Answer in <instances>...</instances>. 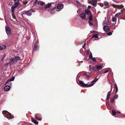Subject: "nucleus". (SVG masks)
<instances>
[{
  "label": "nucleus",
  "instance_id": "61",
  "mask_svg": "<svg viewBox=\"0 0 125 125\" xmlns=\"http://www.w3.org/2000/svg\"><path fill=\"white\" fill-rule=\"evenodd\" d=\"M83 62V61H82V62Z\"/></svg>",
  "mask_w": 125,
  "mask_h": 125
},
{
  "label": "nucleus",
  "instance_id": "47",
  "mask_svg": "<svg viewBox=\"0 0 125 125\" xmlns=\"http://www.w3.org/2000/svg\"><path fill=\"white\" fill-rule=\"evenodd\" d=\"M86 76V79L87 80L90 77V76Z\"/></svg>",
  "mask_w": 125,
  "mask_h": 125
},
{
  "label": "nucleus",
  "instance_id": "54",
  "mask_svg": "<svg viewBox=\"0 0 125 125\" xmlns=\"http://www.w3.org/2000/svg\"><path fill=\"white\" fill-rule=\"evenodd\" d=\"M120 114V112L119 111H118L116 112V114Z\"/></svg>",
  "mask_w": 125,
  "mask_h": 125
},
{
  "label": "nucleus",
  "instance_id": "40",
  "mask_svg": "<svg viewBox=\"0 0 125 125\" xmlns=\"http://www.w3.org/2000/svg\"><path fill=\"white\" fill-rule=\"evenodd\" d=\"M10 81H9V80H7V81H6V82H5V85H6L8 83H9V82H10Z\"/></svg>",
  "mask_w": 125,
  "mask_h": 125
},
{
  "label": "nucleus",
  "instance_id": "43",
  "mask_svg": "<svg viewBox=\"0 0 125 125\" xmlns=\"http://www.w3.org/2000/svg\"><path fill=\"white\" fill-rule=\"evenodd\" d=\"M5 57V55H4L3 56H2V58L1 61H2L3 60H4V58Z\"/></svg>",
  "mask_w": 125,
  "mask_h": 125
},
{
  "label": "nucleus",
  "instance_id": "16",
  "mask_svg": "<svg viewBox=\"0 0 125 125\" xmlns=\"http://www.w3.org/2000/svg\"><path fill=\"white\" fill-rule=\"evenodd\" d=\"M80 16L82 18V19H84L85 18V14L84 13L81 14Z\"/></svg>",
  "mask_w": 125,
  "mask_h": 125
},
{
  "label": "nucleus",
  "instance_id": "39",
  "mask_svg": "<svg viewBox=\"0 0 125 125\" xmlns=\"http://www.w3.org/2000/svg\"><path fill=\"white\" fill-rule=\"evenodd\" d=\"M80 52L81 53H82V54H83V49H82V48L80 50Z\"/></svg>",
  "mask_w": 125,
  "mask_h": 125
},
{
  "label": "nucleus",
  "instance_id": "55",
  "mask_svg": "<svg viewBox=\"0 0 125 125\" xmlns=\"http://www.w3.org/2000/svg\"><path fill=\"white\" fill-rule=\"evenodd\" d=\"M76 2H77V4H79L80 3L79 1H78L77 0L76 1Z\"/></svg>",
  "mask_w": 125,
  "mask_h": 125
},
{
  "label": "nucleus",
  "instance_id": "24",
  "mask_svg": "<svg viewBox=\"0 0 125 125\" xmlns=\"http://www.w3.org/2000/svg\"><path fill=\"white\" fill-rule=\"evenodd\" d=\"M10 61L13 62H17L18 61H16V60L14 59L13 58H12L10 59Z\"/></svg>",
  "mask_w": 125,
  "mask_h": 125
},
{
  "label": "nucleus",
  "instance_id": "34",
  "mask_svg": "<svg viewBox=\"0 0 125 125\" xmlns=\"http://www.w3.org/2000/svg\"><path fill=\"white\" fill-rule=\"evenodd\" d=\"M110 27L111 29H115V25H112Z\"/></svg>",
  "mask_w": 125,
  "mask_h": 125
},
{
  "label": "nucleus",
  "instance_id": "57",
  "mask_svg": "<svg viewBox=\"0 0 125 125\" xmlns=\"http://www.w3.org/2000/svg\"><path fill=\"white\" fill-rule=\"evenodd\" d=\"M83 75H85L86 76H88V75H87L85 73H84V74H83Z\"/></svg>",
  "mask_w": 125,
  "mask_h": 125
},
{
  "label": "nucleus",
  "instance_id": "17",
  "mask_svg": "<svg viewBox=\"0 0 125 125\" xmlns=\"http://www.w3.org/2000/svg\"><path fill=\"white\" fill-rule=\"evenodd\" d=\"M95 68H96V70H100L102 69V66L100 65H96L95 67Z\"/></svg>",
  "mask_w": 125,
  "mask_h": 125
},
{
  "label": "nucleus",
  "instance_id": "36",
  "mask_svg": "<svg viewBox=\"0 0 125 125\" xmlns=\"http://www.w3.org/2000/svg\"><path fill=\"white\" fill-rule=\"evenodd\" d=\"M38 4H40V5L41 6H43V4H44V3L43 2H41L40 3H38Z\"/></svg>",
  "mask_w": 125,
  "mask_h": 125
},
{
  "label": "nucleus",
  "instance_id": "46",
  "mask_svg": "<svg viewBox=\"0 0 125 125\" xmlns=\"http://www.w3.org/2000/svg\"><path fill=\"white\" fill-rule=\"evenodd\" d=\"M86 54H89V50H87L86 51Z\"/></svg>",
  "mask_w": 125,
  "mask_h": 125
},
{
  "label": "nucleus",
  "instance_id": "33",
  "mask_svg": "<svg viewBox=\"0 0 125 125\" xmlns=\"http://www.w3.org/2000/svg\"><path fill=\"white\" fill-rule=\"evenodd\" d=\"M92 21L89 20L88 21V23H89V25L90 26H91L92 25Z\"/></svg>",
  "mask_w": 125,
  "mask_h": 125
},
{
  "label": "nucleus",
  "instance_id": "23",
  "mask_svg": "<svg viewBox=\"0 0 125 125\" xmlns=\"http://www.w3.org/2000/svg\"><path fill=\"white\" fill-rule=\"evenodd\" d=\"M104 5H105V6H107L109 7V4L108 2L107 1H105V2H104Z\"/></svg>",
  "mask_w": 125,
  "mask_h": 125
},
{
  "label": "nucleus",
  "instance_id": "20",
  "mask_svg": "<svg viewBox=\"0 0 125 125\" xmlns=\"http://www.w3.org/2000/svg\"><path fill=\"white\" fill-rule=\"evenodd\" d=\"M98 34H95L93 35L92 36V38H98Z\"/></svg>",
  "mask_w": 125,
  "mask_h": 125
},
{
  "label": "nucleus",
  "instance_id": "45",
  "mask_svg": "<svg viewBox=\"0 0 125 125\" xmlns=\"http://www.w3.org/2000/svg\"><path fill=\"white\" fill-rule=\"evenodd\" d=\"M92 60H93V61L94 62H96V60H95V58H93L92 59Z\"/></svg>",
  "mask_w": 125,
  "mask_h": 125
},
{
  "label": "nucleus",
  "instance_id": "3",
  "mask_svg": "<svg viewBox=\"0 0 125 125\" xmlns=\"http://www.w3.org/2000/svg\"><path fill=\"white\" fill-rule=\"evenodd\" d=\"M2 114L4 115L8 119H10L12 118V116L10 113L4 110L2 111Z\"/></svg>",
  "mask_w": 125,
  "mask_h": 125
},
{
  "label": "nucleus",
  "instance_id": "4",
  "mask_svg": "<svg viewBox=\"0 0 125 125\" xmlns=\"http://www.w3.org/2000/svg\"><path fill=\"white\" fill-rule=\"evenodd\" d=\"M89 2L94 7H95L96 6V0H89Z\"/></svg>",
  "mask_w": 125,
  "mask_h": 125
},
{
  "label": "nucleus",
  "instance_id": "27",
  "mask_svg": "<svg viewBox=\"0 0 125 125\" xmlns=\"http://www.w3.org/2000/svg\"><path fill=\"white\" fill-rule=\"evenodd\" d=\"M17 7H16L15 6H13L11 7V11H12V12H13L15 8Z\"/></svg>",
  "mask_w": 125,
  "mask_h": 125
},
{
  "label": "nucleus",
  "instance_id": "48",
  "mask_svg": "<svg viewBox=\"0 0 125 125\" xmlns=\"http://www.w3.org/2000/svg\"><path fill=\"white\" fill-rule=\"evenodd\" d=\"M124 10H125V9H122L121 10V12L122 13L123 12V11H124Z\"/></svg>",
  "mask_w": 125,
  "mask_h": 125
},
{
  "label": "nucleus",
  "instance_id": "8",
  "mask_svg": "<svg viewBox=\"0 0 125 125\" xmlns=\"http://www.w3.org/2000/svg\"><path fill=\"white\" fill-rule=\"evenodd\" d=\"M35 119L39 121H41L42 120L41 116L39 114H37L35 115Z\"/></svg>",
  "mask_w": 125,
  "mask_h": 125
},
{
  "label": "nucleus",
  "instance_id": "59",
  "mask_svg": "<svg viewBox=\"0 0 125 125\" xmlns=\"http://www.w3.org/2000/svg\"><path fill=\"white\" fill-rule=\"evenodd\" d=\"M10 20H12V19H10Z\"/></svg>",
  "mask_w": 125,
  "mask_h": 125
},
{
  "label": "nucleus",
  "instance_id": "58",
  "mask_svg": "<svg viewBox=\"0 0 125 125\" xmlns=\"http://www.w3.org/2000/svg\"><path fill=\"white\" fill-rule=\"evenodd\" d=\"M85 44H84V45H83V48H84V47L85 46Z\"/></svg>",
  "mask_w": 125,
  "mask_h": 125
},
{
  "label": "nucleus",
  "instance_id": "41",
  "mask_svg": "<svg viewBox=\"0 0 125 125\" xmlns=\"http://www.w3.org/2000/svg\"><path fill=\"white\" fill-rule=\"evenodd\" d=\"M28 3V1H23L22 2V3H23V4L24 5H26V4H27V3Z\"/></svg>",
  "mask_w": 125,
  "mask_h": 125
},
{
  "label": "nucleus",
  "instance_id": "25",
  "mask_svg": "<svg viewBox=\"0 0 125 125\" xmlns=\"http://www.w3.org/2000/svg\"><path fill=\"white\" fill-rule=\"evenodd\" d=\"M97 80H98V79L96 78L94 79V80L92 81L91 82V84H94V82L97 81Z\"/></svg>",
  "mask_w": 125,
  "mask_h": 125
},
{
  "label": "nucleus",
  "instance_id": "56",
  "mask_svg": "<svg viewBox=\"0 0 125 125\" xmlns=\"http://www.w3.org/2000/svg\"><path fill=\"white\" fill-rule=\"evenodd\" d=\"M112 86L113 84H112V85H111V91H112Z\"/></svg>",
  "mask_w": 125,
  "mask_h": 125
},
{
  "label": "nucleus",
  "instance_id": "37",
  "mask_svg": "<svg viewBox=\"0 0 125 125\" xmlns=\"http://www.w3.org/2000/svg\"><path fill=\"white\" fill-rule=\"evenodd\" d=\"M119 5H115L114 4H112V6L114 8H116L117 7V6H118Z\"/></svg>",
  "mask_w": 125,
  "mask_h": 125
},
{
  "label": "nucleus",
  "instance_id": "11",
  "mask_svg": "<svg viewBox=\"0 0 125 125\" xmlns=\"http://www.w3.org/2000/svg\"><path fill=\"white\" fill-rule=\"evenodd\" d=\"M21 56H22V58H21V57L20 56H16L14 57V59L16 60V61H18L19 60H22L23 59V55H21Z\"/></svg>",
  "mask_w": 125,
  "mask_h": 125
},
{
  "label": "nucleus",
  "instance_id": "7",
  "mask_svg": "<svg viewBox=\"0 0 125 125\" xmlns=\"http://www.w3.org/2000/svg\"><path fill=\"white\" fill-rule=\"evenodd\" d=\"M103 29L105 32H107L110 31V30L109 28V27L107 25H105L104 26Z\"/></svg>",
  "mask_w": 125,
  "mask_h": 125
},
{
  "label": "nucleus",
  "instance_id": "9",
  "mask_svg": "<svg viewBox=\"0 0 125 125\" xmlns=\"http://www.w3.org/2000/svg\"><path fill=\"white\" fill-rule=\"evenodd\" d=\"M38 45L37 44V43L36 42H35V44H34V48H33V52L34 51H36L38 50Z\"/></svg>",
  "mask_w": 125,
  "mask_h": 125
},
{
  "label": "nucleus",
  "instance_id": "14",
  "mask_svg": "<svg viewBox=\"0 0 125 125\" xmlns=\"http://www.w3.org/2000/svg\"><path fill=\"white\" fill-rule=\"evenodd\" d=\"M19 2L18 0H14V5L16 7H18L19 5Z\"/></svg>",
  "mask_w": 125,
  "mask_h": 125
},
{
  "label": "nucleus",
  "instance_id": "15",
  "mask_svg": "<svg viewBox=\"0 0 125 125\" xmlns=\"http://www.w3.org/2000/svg\"><path fill=\"white\" fill-rule=\"evenodd\" d=\"M31 121L33 123H34V124L35 125H37L38 124V122L36 120L34 119L33 117H31Z\"/></svg>",
  "mask_w": 125,
  "mask_h": 125
},
{
  "label": "nucleus",
  "instance_id": "60",
  "mask_svg": "<svg viewBox=\"0 0 125 125\" xmlns=\"http://www.w3.org/2000/svg\"><path fill=\"white\" fill-rule=\"evenodd\" d=\"M54 9V8H53V9H52V10H53Z\"/></svg>",
  "mask_w": 125,
  "mask_h": 125
},
{
  "label": "nucleus",
  "instance_id": "13",
  "mask_svg": "<svg viewBox=\"0 0 125 125\" xmlns=\"http://www.w3.org/2000/svg\"><path fill=\"white\" fill-rule=\"evenodd\" d=\"M10 86L9 85H7L4 87V90L6 91H8L10 89Z\"/></svg>",
  "mask_w": 125,
  "mask_h": 125
},
{
  "label": "nucleus",
  "instance_id": "5",
  "mask_svg": "<svg viewBox=\"0 0 125 125\" xmlns=\"http://www.w3.org/2000/svg\"><path fill=\"white\" fill-rule=\"evenodd\" d=\"M5 31L7 35H10L11 33V29L8 26H5Z\"/></svg>",
  "mask_w": 125,
  "mask_h": 125
},
{
  "label": "nucleus",
  "instance_id": "10",
  "mask_svg": "<svg viewBox=\"0 0 125 125\" xmlns=\"http://www.w3.org/2000/svg\"><path fill=\"white\" fill-rule=\"evenodd\" d=\"M63 4L62 3L59 4L57 5V9L61 10L63 8Z\"/></svg>",
  "mask_w": 125,
  "mask_h": 125
},
{
  "label": "nucleus",
  "instance_id": "31",
  "mask_svg": "<svg viewBox=\"0 0 125 125\" xmlns=\"http://www.w3.org/2000/svg\"><path fill=\"white\" fill-rule=\"evenodd\" d=\"M89 19L90 21H92V15H90L89 16Z\"/></svg>",
  "mask_w": 125,
  "mask_h": 125
},
{
  "label": "nucleus",
  "instance_id": "52",
  "mask_svg": "<svg viewBox=\"0 0 125 125\" xmlns=\"http://www.w3.org/2000/svg\"><path fill=\"white\" fill-rule=\"evenodd\" d=\"M54 11L53 10H52V11H51V14H53L54 13Z\"/></svg>",
  "mask_w": 125,
  "mask_h": 125
},
{
  "label": "nucleus",
  "instance_id": "28",
  "mask_svg": "<svg viewBox=\"0 0 125 125\" xmlns=\"http://www.w3.org/2000/svg\"><path fill=\"white\" fill-rule=\"evenodd\" d=\"M112 115H116V112H115V110H112Z\"/></svg>",
  "mask_w": 125,
  "mask_h": 125
},
{
  "label": "nucleus",
  "instance_id": "19",
  "mask_svg": "<svg viewBox=\"0 0 125 125\" xmlns=\"http://www.w3.org/2000/svg\"><path fill=\"white\" fill-rule=\"evenodd\" d=\"M51 6V4L49 3L48 4H47L46 6H44V8H45V9H46L47 8H48L50 7Z\"/></svg>",
  "mask_w": 125,
  "mask_h": 125
},
{
  "label": "nucleus",
  "instance_id": "51",
  "mask_svg": "<svg viewBox=\"0 0 125 125\" xmlns=\"http://www.w3.org/2000/svg\"><path fill=\"white\" fill-rule=\"evenodd\" d=\"M108 72H109V70H106V71H105V72H104V73H107Z\"/></svg>",
  "mask_w": 125,
  "mask_h": 125
},
{
  "label": "nucleus",
  "instance_id": "6",
  "mask_svg": "<svg viewBox=\"0 0 125 125\" xmlns=\"http://www.w3.org/2000/svg\"><path fill=\"white\" fill-rule=\"evenodd\" d=\"M89 71H95L96 70V69L95 66L91 65H89Z\"/></svg>",
  "mask_w": 125,
  "mask_h": 125
},
{
  "label": "nucleus",
  "instance_id": "1",
  "mask_svg": "<svg viewBox=\"0 0 125 125\" xmlns=\"http://www.w3.org/2000/svg\"><path fill=\"white\" fill-rule=\"evenodd\" d=\"M35 10L33 9H30L28 11H24L22 13V15H25L27 16H30L32 15L31 12L34 13L35 12Z\"/></svg>",
  "mask_w": 125,
  "mask_h": 125
},
{
  "label": "nucleus",
  "instance_id": "26",
  "mask_svg": "<svg viewBox=\"0 0 125 125\" xmlns=\"http://www.w3.org/2000/svg\"><path fill=\"white\" fill-rule=\"evenodd\" d=\"M115 85V88L116 89V92H115V94H116L117 92V91L118 90V89H117V86L115 84H114Z\"/></svg>",
  "mask_w": 125,
  "mask_h": 125
},
{
  "label": "nucleus",
  "instance_id": "49",
  "mask_svg": "<svg viewBox=\"0 0 125 125\" xmlns=\"http://www.w3.org/2000/svg\"><path fill=\"white\" fill-rule=\"evenodd\" d=\"M12 17H13V19H15V15H14L13 14H12Z\"/></svg>",
  "mask_w": 125,
  "mask_h": 125
},
{
  "label": "nucleus",
  "instance_id": "12",
  "mask_svg": "<svg viewBox=\"0 0 125 125\" xmlns=\"http://www.w3.org/2000/svg\"><path fill=\"white\" fill-rule=\"evenodd\" d=\"M85 14H86L90 15H92V13H91L90 11L88 9L85 10Z\"/></svg>",
  "mask_w": 125,
  "mask_h": 125
},
{
  "label": "nucleus",
  "instance_id": "22",
  "mask_svg": "<svg viewBox=\"0 0 125 125\" xmlns=\"http://www.w3.org/2000/svg\"><path fill=\"white\" fill-rule=\"evenodd\" d=\"M124 7V6L122 5H118V6H117L116 8L120 9H122Z\"/></svg>",
  "mask_w": 125,
  "mask_h": 125
},
{
  "label": "nucleus",
  "instance_id": "30",
  "mask_svg": "<svg viewBox=\"0 0 125 125\" xmlns=\"http://www.w3.org/2000/svg\"><path fill=\"white\" fill-rule=\"evenodd\" d=\"M98 4L99 5V6H100L101 7H102L103 6H104V5H103V3H98Z\"/></svg>",
  "mask_w": 125,
  "mask_h": 125
},
{
  "label": "nucleus",
  "instance_id": "42",
  "mask_svg": "<svg viewBox=\"0 0 125 125\" xmlns=\"http://www.w3.org/2000/svg\"><path fill=\"white\" fill-rule=\"evenodd\" d=\"M118 97V96H117V95H115V96H114L113 98L116 99L117 98V97Z\"/></svg>",
  "mask_w": 125,
  "mask_h": 125
},
{
  "label": "nucleus",
  "instance_id": "21",
  "mask_svg": "<svg viewBox=\"0 0 125 125\" xmlns=\"http://www.w3.org/2000/svg\"><path fill=\"white\" fill-rule=\"evenodd\" d=\"M5 48H6V46L5 45L0 46V50L4 49Z\"/></svg>",
  "mask_w": 125,
  "mask_h": 125
},
{
  "label": "nucleus",
  "instance_id": "44",
  "mask_svg": "<svg viewBox=\"0 0 125 125\" xmlns=\"http://www.w3.org/2000/svg\"><path fill=\"white\" fill-rule=\"evenodd\" d=\"M120 14H121V12L118 13L117 14H116V15H115V16H119V15H120Z\"/></svg>",
  "mask_w": 125,
  "mask_h": 125
},
{
  "label": "nucleus",
  "instance_id": "32",
  "mask_svg": "<svg viewBox=\"0 0 125 125\" xmlns=\"http://www.w3.org/2000/svg\"><path fill=\"white\" fill-rule=\"evenodd\" d=\"M112 21L113 22H116V19L114 17H113L112 18Z\"/></svg>",
  "mask_w": 125,
  "mask_h": 125
},
{
  "label": "nucleus",
  "instance_id": "18",
  "mask_svg": "<svg viewBox=\"0 0 125 125\" xmlns=\"http://www.w3.org/2000/svg\"><path fill=\"white\" fill-rule=\"evenodd\" d=\"M111 91H109L107 93V98H106V99H107V100H109V97H110V95L111 94Z\"/></svg>",
  "mask_w": 125,
  "mask_h": 125
},
{
  "label": "nucleus",
  "instance_id": "35",
  "mask_svg": "<svg viewBox=\"0 0 125 125\" xmlns=\"http://www.w3.org/2000/svg\"><path fill=\"white\" fill-rule=\"evenodd\" d=\"M112 34V32H108L107 33H106V34L107 35H111Z\"/></svg>",
  "mask_w": 125,
  "mask_h": 125
},
{
  "label": "nucleus",
  "instance_id": "50",
  "mask_svg": "<svg viewBox=\"0 0 125 125\" xmlns=\"http://www.w3.org/2000/svg\"><path fill=\"white\" fill-rule=\"evenodd\" d=\"M110 101H111V103L113 102V101H114V99L113 98H112L111 99V100H110Z\"/></svg>",
  "mask_w": 125,
  "mask_h": 125
},
{
  "label": "nucleus",
  "instance_id": "29",
  "mask_svg": "<svg viewBox=\"0 0 125 125\" xmlns=\"http://www.w3.org/2000/svg\"><path fill=\"white\" fill-rule=\"evenodd\" d=\"M14 79H15V77H12L10 79H8L7 80L10 81H13L14 80Z\"/></svg>",
  "mask_w": 125,
  "mask_h": 125
},
{
  "label": "nucleus",
  "instance_id": "38",
  "mask_svg": "<svg viewBox=\"0 0 125 125\" xmlns=\"http://www.w3.org/2000/svg\"><path fill=\"white\" fill-rule=\"evenodd\" d=\"M89 58L90 59L92 58V53H90V55H89Z\"/></svg>",
  "mask_w": 125,
  "mask_h": 125
},
{
  "label": "nucleus",
  "instance_id": "53",
  "mask_svg": "<svg viewBox=\"0 0 125 125\" xmlns=\"http://www.w3.org/2000/svg\"><path fill=\"white\" fill-rule=\"evenodd\" d=\"M91 8V6H88V8L89 9L90 8Z\"/></svg>",
  "mask_w": 125,
  "mask_h": 125
},
{
  "label": "nucleus",
  "instance_id": "2",
  "mask_svg": "<svg viewBox=\"0 0 125 125\" xmlns=\"http://www.w3.org/2000/svg\"><path fill=\"white\" fill-rule=\"evenodd\" d=\"M94 85V84H87L84 83L81 80L79 81V85L82 87H89Z\"/></svg>",
  "mask_w": 125,
  "mask_h": 125
}]
</instances>
